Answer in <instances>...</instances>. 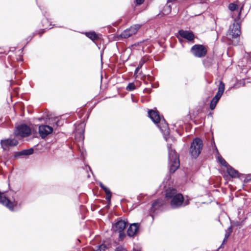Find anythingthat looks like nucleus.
<instances>
[{
  "label": "nucleus",
  "instance_id": "1",
  "mask_svg": "<svg viewBox=\"0 0 251 251\" xmlns=\"http://www.w3.org/2000/svg\"><path fill=\"white\" fill-rule=\"evenodd\" d=\"M166 198L170 201V205L173 208H177L183 205L189 204L188 201L184 202V197L180 193H177L175 189H168L166 192Z\"/></svg>",
  "mask_w": 251,
  "mask_h": 251
},
{
  "label": "nucleus",
  "instance_id": "2",
  "mask_svg": "<svg viewBox=\"0 0 251 251\" xmlns=\"http://www.w3.org/2000/svg\"><path fill=\"white\" fill-rule=\"evenodd\" d=\"M148 114L152 122L157 125V126L160 128L164 139L166 141H168L169 131L167 124L164 119L161 120L159 113L157 111L150 110L148 111Z\"/></svg>",
  "mask_w": 251,
  "mask_h": 251
},
{
  "label": "nucleus",
  "instance_id": "3",
  "mask_svg": "<svg viewBox=\"0 0 251 251\" xmlns=\"http://www.w3.org/2000/svg\"><path fill=\"white\" fill-rule=\"evenodd\" d=\"M168 160L170 166V171L174 173L179 167L180 163L178 155L175 150L172 148L171 145L168 144Z\"/></svg>",
  "mask_w": 251,
  "mask_h": 251
},
{
  "label": "nucleus",
  "instance_id": "4",
  "mask_svg": "<svg viewBox=\"0 0 251 251\" xmlns=\"http://www.w3.org/2000/svg\"><path fill=\"white\" fill-rule=\"evenodd\" d=\"M202 147L203 143L201 139L196 138L194 139L189 149V152L191 156L193 158H197L201 153Z\"/></svg>",
  "mask_w": 251,
  "mask_h": 251
},
{
  "label": "nucleus",
  "instance_id": "5",
  "mask_svg": "<svg viewBox=\"0 0 251 251\" xmlns=\"http://www.w3.org/2000/svg\"><path fill=\"white\" fill-rule=\"evenodd\" d=\"M127 225V221L125 220H119L115 224L113 225L112 229L114 232L119 233V238L123 240L125 237L124 230Z\"/></svg>",
  "mask_w": 251,
  "mask_h": 251
},
{
  "label": "nucleus",
  "instance_id": "6",
  "mask_svg": "<svg viewBox=\"0 0 251 251\" xmlns=\"http://www.w3.org/2000/svg\"><path fill=\"white\" fill-rule=\"evenodd\" d=\"M191 50L193 55L197 57H202L207 53L206 48L202 45H195Z\"/></svg>",
  "mask_w": 251,
  "mask_h": 251
},
{
  "label": "nucleus",
  "instance_id": "7",
  "mask_svg": "<svg viewBox=\"0 0 251 251\" xmlns=\"http://www.w3.org/2000/svg\"><path fill=\"white\" fill-rule=\"evenodd\" d=\"M241 34L240 25L238 23H234L229 27L227 36L228 38H237Z\"/></svg>",
  "mask_w": 251,
  "mask_h": 251
},
{
  "label": "nucleus",
  "instance_id": "8",
  "mask_svg": "<svg viewBox=\"0 0 251 251\" xmlns=\"http://www.w3.org/2000/svg\"><path fill=\"white\" fill-rule=\"evenodd\" d=\"M31 133L30 127L25 125H21L17 127L15 132L16 135L21 137L28 136Z\"/></svg>",
  "mask_w": 251,
  "mask_h": 251
},
{
  "label": "nucleus",
  "instance_id": "9",
  "mask_svg": "<svg viewBox=\"0 0 251 251\" xmlns=\"http://www.w3.org/2000/svg\"><path fill=\"white\" fill-rule=\"evenodd\" d=\"M141 25H135L131 26L130 28L125 30L121 34L122 38H127L135 34L138 30L140 28Z\"/></svg>",
  "mask_w": 251,
  "mask_h": 251
},
{
  "label": "nucleus",
  "instance_id": "10",
  "mask_svg": "<svg viewBox=\"0 0 251 251\" xmlns=\"http://www.w3.org/2000/svg\"><path fill=\"white\" fill-rule=\"evenodd\" d=\"M18 143V141L15 139L2 140L0 142L2 148L5 151L8 150L11 147L16 146Z\"/></svg>",
  "mask_w": 251,
  "mask_h": 251
},
{
  "label": "nucleus",
  "instance_id": "11",
  "mask_svg": "<svg viewBox=\"0 0 251 251\" xmlns=\"http://www.w3.org/2000/svg\"><path fill=\"white\" fill-rule=\"evenodd\" d=\"M0 203L3 205L6 206L10 210H14V204L11 202L5 196L4 193L0 192Z\"/></svg>",
  "mask_w": 251,
  "mask_h": 251
},
{
  "label": "nucleus",
  "instance_id": "12",
  "mask_svg": "<svg viewBox=\"0 0 251 251\" xmlns=\"http://www.w3.org/2000/svg\"><path fill=\"white\" fill-rule=\"evenodd\" d=\"M84 127L85 124L84 123H81L76 127L75 138L80 141L83 140L84 138Z\"/></svg>",
  "mask_w": 251,
  "mask_h": 251
},
{
  "label": "nucleus",
  "instance_id": "13",
  "mask_svg": "<svg viewBox=\"0 0 251 251\" xmlns=\"http://www.w3.org/2000/svg\"><path fill=\"white\" fill-rule=\"evenodd\" d=\"M52 130V128L49 126L42 125L39 127V133L42 138L51 133Z\"/></svg>",
  "mask_w": 251,
  "mask_h": 251
},
{
  "label": "nucleus",
  "instance_id": "14",
  "mask_svg": "<svg viewBox=\"0 0 251 251\" xmlns=\"http://www.w3.org/2000/svg\"><path fill=\"white\" fill-rule=\"evenodd\" d=\"M140 225L139 223H133L130 225L127 229V235L130 237L134 236L139 230Z\"/></svg>",
  "mask_w": 251,
  "mask_h": 251
},
{
  "label": "nucleus",
  "instance_id": "15",
  "mask_svg": "<svg viewBox=\"0 0 251 251\" xmlns=\"http://www.w3.org/2000/svg\"><path fill=\"white\" fill-rule=\"evenodd\" d=\"M178 33L181 37L189 41H192L194 39V35L191 31L180 30Z\"/></svg>",
  "mask_w": 251,
  "mask_h": 251
},
{
  "label": "nucleus",
  "instance_id": "16",
  "mask_svg": "<svg viewBox=\"0 0 251 251\" xmlns=\"http://www.w3.org/2000/svg\"><path fill=\"white\" fill-rule=\"evenodd\" d=\"M176 1H177V0H168L167 4H166V5L164 6V7L162 11L163 14L165 15L169 14L171 13V10H172V6L170 3H174L175 2H176Z\"/></svg>",
  "mask_w": 251,
  "mask_h": 251
},
{
  "label": "nucleus",
  "instance_id": "17",
  "mask_svg": "<svg viewBox=\"0 0 251 251\" xmlns=\"http://www.w3.org/2000/svg\"><path fill=\"white\" fill-rule=\"evenodd\" d=\"M224 91L225 84L222 81H220L218 87V91L214 97L220 100L222 95L223 94Z\"/></svg>",
  "mask_w": 251,
  "mask_h": 251
},
{
  "label": "nucleus",
  "instance_id": "18",
  "mask_svg": "<svg viewBox=\"0 0 251 251\" xmlns=\"http://www.w3.org/2000/svg\"><path fill=\"white\" fill-rule=\"evenodd\" d=\"M226 168V172L228 174L232 177H236L238 176V172L234 169L232 167L228 165Z\"/></svg>",
  "mask_w": 251,
  "mask_h": 251
},
{
  "label": "nucleus",
  "instance_id": "19",
  "mask_svg": "<svg viewBox=\"0 0 251 251\" xmlns=\"http://www.w3.org/2000/svg\"><path fill=\"white\" fill-rule=\"evenodd\" d=\"M163 201L161 200H156L152 204L151 211L154 212L156 209H159V207L163 205Z\"/></svg>",
  "mask_w": 251,
  "mask_h": 251
},
{
  "label": "nucleus",
  "instance_id": "20",
  "mask_svg": "<svg viewBox=\"0 0 251 251\" xmlns=\"http://www.w3.org/2000/svg\"><path fill=\"white\" fill-rule=\"evenodd\" d=\"M213 144L214 145V148H215V149L216 151V152L218 154V161L222 165H223V166H225L226 167H227L229 165L227 164V163L226 161V160L221 156L219 155V152H218V151L215 145V143L213 142Z\"/></svg>",
  "mask_w": 251,
  "mask_h": 251
},
{
  "label": "nucleus",
  "instance_id": "21",
  "mask_svg": "<svg viewBox=\"0 0 251 251\" xmlns=\"http://www.w3.org/2000/svg\"><path fill=\"white\" fill-rule=\"evenodd\" d=\"M33 153V150L32 149H29L28 150H25L20 152L16 153V156L20 155H28L32 154Z\"/></svg>",
  "mask_w": 251,
  "mask_h": 251
},
{
  "label": "nucleus",
  "instance_id": "22",
  "mask_svg": "<svg viewBox=\"0 0 251 251\" xmlns=\"http://www.w3.org/2000/svg\"><path fill=\"white\" fill-rule=\"evenodd\" d=\"M100 186L104 191L106 195V199L110 201L111 198V194L110 190L105 187L102 183H100Z\"/></svg>",
  "mask_w": 251,
  "mask_h": 251
},
{
  "label": "nucleus",
  "instance_id": "23",
  "mask_svg": "<svg viewBox=\"0 0 251 251\" xmlns=\"http://www.w3.org/2000/svg\"><path fill=\"white\" fill-rule=\"evenodd\" d=\"M85 34L87 37L92 40L93 41H94L99 38L98 35L95 32H86Z\"/></svg>",
  "mask_w": 251,
  "mask_h": 251
},
{
  "label": "nucleus",
  "instance_id": "24",
  "mask_svg": "<svg viewBox=\"0 0 251 251\" xmlns=\"http://www.w3.org/2000/svg\"><path fill=\"white\" fill-rule=\"evenodd\" d=\"M219 99L216 98L215 97H214L212 99V100H211L210 103V108L211 110H213L215 108L216 104H217L218 101H219Z\"/></svg>",
  "mask_w": 251,
  "mask_h": 251
},
{
  "label": "nucleus",
  "instance_id": "25",
  "mask_svg": "<svg viewBox=\"0 0 251 251\" xmlns=\"http://www.w3.org/2000/svg\"><path fill=\"white\" fill-rule=\"evenodd\" d=\"M227 230L228 231V232H227V231H226V232L225 235V238L223 240L222 245L224 244L226 242L228 237L229 236L230 233L232 232V230H231V228H229Z\"/></svg>",
  "mask_w": 251,
  "mask_h": 251
},
{
  "label": "nucleus",
  "instance_id": "26",
  "mask_svg": "<svg viewBox=\"0 0 251 251\" xmlns=\"http://www.w3.org/2000/svg\"><path fill=\"white\" fill-rule=\"evenodd\" d=\"M229 9L231 11H235L237 9L238 5L234 3H231L228 5Z\"/></svg>",
  "mask_w": 251,
  "mask_h": 251
},
{
  "label": "nucleus",
  "instance_id": "27",
  "mask_svg": "<svg viewBox=\"0 0 251 251\" xmlns=\"http://www.w3.org/2000/svg\"><path fill=\"white\" fill-rule=\"evenodd\" d=\"M135 88V85L133 83H130L126 87V90L128 91H132Z\"/></svg>",
  "mask_w": 251,
  "mask_h": 251
},
{
  "label": "nucleus",
  "instance_id": "28",
  "mask_svg": "<svg viewBox=\"0 0 251 251\" xmlns=\"http://www.w3.org/2000/svg\"><path fill=\"white\" fill-rule=\"evenodd\" d=\"M145 63L144 60H141L138 66L137 67V68L135 70V73H137L138 71L140 69V68L142 67L143 64Z\"/></svg>",
  "mask_w": 251,
  "mask_h": 251
},
{
  "label": "nucleus",
  "instance_id": "29",
  "mask_svg": "<svg viewBox=\"0 0 251 251\" xmlns=\"http://www.w3.org/2000/svg\"><path fill=\"white\" fill-rule=\"evenodd\" d=\"M106 248L107 247L105 245L101 244L99 246V248L98 249L100 251H105Z\"/></svg>",
  "mask_w": 251,
  "mask_h": 251
},
{
  "label": "nucleus",
  "instance_id": "30",
  "mask_svg": "<svg viewBox=\"0 0 251 251\" xmlns=\"http://www.w3.org/2000/svg\"><path fill=\"white\" fill-rule=\"evenodd\" d=\"M116 251H126L123 246H119L115 249Z\"/></svg>",
  "mask_w": 251,
  "mask_h": 251
},
{
  "label": "nucleus",
  "instance_id": "31",
  "mask_svg": "<svg viewBox=\"0 0 251 251\" xmlns=\"http://www.w3.org/2000/svg\"><path fill=\"white\" fill-rule=\"evenodd\" d=\"M136 1L137 4L140 5L144 2V0H136Z\"/></svg>",
  "mask_w": 251,
  "mask_h": 251
},
{
  "label": "nucleus",
  "instance_id": "32",
  "mask_svg": "<svg viewBox=\"0 0 251 251\" xmlns=\"http://www.w3.org/2000/svg\"><path fill=\"white\" fill-rule=\"evenodd\" d=\"M95 251H100L99 249H98V250H96Z\"/></svg>",
  "mask_w": 251,
  "mask_h": 251
}]
</instances>
